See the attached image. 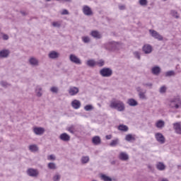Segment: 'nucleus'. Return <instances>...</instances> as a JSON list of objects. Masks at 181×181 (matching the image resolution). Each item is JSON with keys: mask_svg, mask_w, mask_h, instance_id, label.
Here are the masks:
<instances>
[{"mask_svg": "<svg viewBox=\"0 0 181 181\" xmlns=\"http://www.w3.org/2000/svg\"><path fill=\"white\" fill-rule=\"evenodd\" d=\"M110 108L117 110L120 112H122V111H125V104H124V102L119 100H116V99L112 100L110 101Z\"/></svg>", "mask_w": 181, "mask_h": 181, "instance_id": "nucleus-1", "label": "nucleus"}, {"mask_svg": "<svg viewBox=\"0 0 181 181\" xmlns=\"http://www.w3.org/2000/svg\"><path fill=\"white\" fill-rule=\"evenodd\" d=\"M103 47L105 50H109V52H115V50L119 49V42L115 41L107 42L103 45Z\"/></svg>", "mask_w": 181, "mask_h": 181, "instance_id": "nucleus-2", "label": "nucleus"}, {"mask_svg": "<svg viewBox=\"0 0 181 181\" xmlns=\"http://www.w3.org/2000/svg\"><path fill=\"white\" fill-rule=\"evenodd\" d=\"M170 108H174L175 110H178L181 108V100L179 98H174L170 100L168 104Z\"/></svg>", "mask_w": 181, "mask_h": 181, "instance_id": "nucleus-3", "label": "nucleus"}, {"mask_svg": "<svg viewBox=\"0 0 181 181\" xmlns=\"http://www.w3.org/2000/svg\"><path fill=\"white\" fill-rule=\"evenodd\" d=\"M99 73L102 77H111L112 76V69L105 67L100 69Z\"/></svg>", "mask_w": 181, "mask_h": 181, "instance_id": "nucleus-4", "label": "nucleus"}, {"mask_svg": "<svg viewBox=\"0 0 181 181\" xmlns=\"http://www.w3.org/2000/svg\"><path fill=\"white\" fill-rule=\"evenodd\" d=\"M149 33L152 37L159 40L160 42L163 40V36H162L159 33L155 30H149Z\"/></svg>", "mask_w": 181, "mask_h": 181, "instance_id": "nucleus-5", "label": "nucleus"}, {"mask_svg": "<svg viewBox=\"0 0 181 181\" xmlns=\"http://www.w3.org/2000/svg\"><path fill=\"white\" fill-rule=\"evenodd\" d=\"M136 90L139 93V97L141 100H146V90H144L139 86Z\"/></svg>", "mask_w": 181, "mask_h": 181, "instance_id": "nucleus-6", "label": "nucleus"}, {"mask_svg": "<svg viewBox=\"0 0 181 181\" xmlns=\"http://www.w3.org/2000/svg\"><path fill=\"white\" fill-rule=\"evenodd\" d=\"M69 60H70V62H71V63H74V64L80 65L82 63L81 59H80V58H78L74 54H71L69 55Z\"/></svg>", "mask_w": 181, "mask_h": 181, "instance_id": "nucleus-7", "label": "nucleus"}, {"mask_svg": "<svg viewBox=\"0 0 181 181\" xmlns=\"http://www.w3.org/2000/svg\"><path fill=\"white\" fill-rule=\"evenodd\" d=\"M82 12L83 14L86 15V16H92V15L93 13L91 8L87 5H85L83 6Z\"/></svg>", "mask_w": 181, "mask_h": 181, "instance_id": "nucleus-8", "label": "nucleus"}, {"mask_svg": "<svg viewBox=\"0 0 181 181\" xmlns=\"http://www.w3.org/2000/svg\"><path fill=\"white\" fill-rule=\"evenodd\" d=\"M79 92L80 89L76 86H70L68 90V93L71 96L77 95V94H78Z\"/></svg>", "mask_w": 181, "mask_h": 181, "instance_id": "nucleus-9", "label": "nucleus"}, {"mask_svg": "<svg viewBox=\"0 0 181 181\" xmlns=\"http://www.w3.org/2000/svg\"><path fill=\"white\" fill-rule=\"evenodd\" d=\"M27 175L31 177H37V176H39V171L33 168H29L27 170Z\"/></svg>", "mask_w": 181, "mask_h": 181, "instance_id": "nucleus-10", "label": "nucleus"}, {"mask_svg": "<svg viewBox=\"0 0 181 181\" xmlns=\"http://www.w3.org/2000/svg\"><path fill=\"white\" fill-rule=\"evenodd\" d=\"M71 105L74 110H78L81 107V102L77 99H75L71 103Z\"/></svg>", "mask_w": 181, "mask_h": 181, "instance_id": "nucleus-11", "label": "nucleus"}, {"mask_svg": "<svg viewBox=\"0 0 181 181\" xmlns=\"http://www.w3.org/2000/svg\"><path fill=\"white\" fill-rule=\"evenodd\" d=\"M118 158L120 160L127 161L129 159V156L128 155V153H127V152L122 151L119 153Z\"/></svg>", "mask_w": 181, "mask_h": 181, "instance_id": "nucleus-12", "label": "nucleus"}, {"mask_svg": "<svg viewBox=\"0 0 181 181\" xmlns=\"http://www.w3.org/2000/svg\"><path fill=\"white\" fill-rule=\"evenodd\" d=\"M156 139L159 144H165V136H163V134L162 133H156L155 134Z\"/></svg>", "mask_w": 181, "mask_h": 181, "instance_id": "nucleus-13", "label": "nucleus"}, {"mask_svg": "<svg viewBox=\"0 0 181 181\" xmlns=\"http://www.w3.org/2000/svg\"><path fill=\"white\" fill-rule=\"evenodd\" d=\"M90 35L94 39H101V37H103V35H101L98 30H93L90 32Z\"/></svg>", "mask_w": 181, "mask_h": 181, "instance_id": "nucleus-14", "label": "nucleus"}, {"mask_svg": "<svg viewBox=\"0 0 181 181\" xmlns=\"http://www.w3.org/2000/svg\"><path fill=\"white\" fill-rule=\"evenodd\" d=\"M48 57L49 59H59V57H60V54L56 51H51L49 54H48Z\"/></svg>", "mask_w": 181, "mask_h": 181, "instance_id": "nucleus-15", "label": "nucleus"}, {"mask_svg": "<svg viewBox=\"0 0 181 181\" xmlns=\"http://www.w3.org/2000/svg\"><path fill=\"white\" fill-rule=\"evenodd\" d=\"M33 132L35 135H43L45 134V128L43 127H34Z\"/></svg>", "mask_w": 181, "mask_h": 181, "instance_id": "nucleus-16", "label": "nucleus"}, {"mask_svg": "<svg viewBox=\"0 0 181 181\" xmlns=\"http://www.w3.org/2000/svg\"><path fill=\"white\" fill-rule=\"evenodd\" d=\"M59 139L64 142H69L70 141V135L67 134V133H62L59 136Z\"/></svg>", "mask_w": 181, "mask_h": 181, "instance_id": "nucleus-17", "label": "nucleus"}, {"mask_svg": "<svg viewBox=\"0 0 181 181\" xmlns=\"http://www.w3.org/2000/svg\"><path fill=\"white\" fill-rule=\"evenodd\" d=\"M174 129L176 134L181 135V122H176L173 124Z\"/></svg>", "mask_w": 181, "mask_h": 181, "instance_id": "nucleus-18", "label": "nucleus"}, {"mask_svg": "<svg viewBox=\"0 0 181 181\" xmlns=\"http://www.w3.org/2000/svg\"><path fill=\"white\" fill-rule=\"evenodd\" d=\"M142 49L145 54H149L152 53V46L150 45H145Z\"/></svg>", "mask_w": 181, "mask_h": 181, "instance_id": "nucleus-19", "label": "nucleus"}, {"mask_svg": "<svg viewBox=\"0 0 181 181\" xmlns=\"http://www.w3.org/2000/svg\"><path fill=\"white\" fill-rule=\"evenodd\" d=\"M9 53H11L9 49H2L0 51V59H5L8 57V56H9Z\"/></svg>", "mask_w": 181, "mask_h": 181, "instance_id": "nucleus-20", "label": "nucleus"}, {"mask_svg": "<svg viewBox=\"0 0 181 181\" xmlns=\"http://www.w3.org/2000/svg\"><path fill=\"white\" fill-rule=\"evenodd\" d=\"M151 73L154 74V76H159L160 74V67L158 66H156L151 69Z\"/></svg>", "mask_w": 181, "mask_h": 181, "instance_id": "nucleus-21", "label": "nucleus"}, {"mask_svg": "<svg viewBox=\"0 0 181 181\" xmlns=\"http://www.w3.org/2000/svg\"><path fill=\"white\" fill-rule=\"evenodd\" d=\"M127 104L130 107H136V105H138V102L134 98H129L127 100Z\"/></svg>", "mask_w": 181, "mask_h": 181, "instance_id": "nucleus-22", "label": "nucleus"}, {"mask_svg": "<svg viewBox=\"0 0 181 181\" xmlns=\"http://www.w3.org/2000/svg\"><path fill=\"white\" fill-rule=\"evenodd\" d=\"M92 142L94 145H100L101 144V138L99 136H95L92 139Z\"/></svg>", "mask_w": 181, "mask_h": 181, "instance_id": "nucleus-23", "label": "nucleus"}, {"mask_svg": "<svg viewBox=\"0 0 181 181\" xmlns=\"http://www.w3.org/2000/svg\"><path fill=\"white\" fill-rule=\"evenodd\" d=\"M117 129L122 132H128V129H129V128H128V126L125 124H119L117 127Z\"/></svg>", "mask_w": 181, "mask_h": 181, "instance_id": "nucleus-24", "label": "nucleus"}, {"mask_svg": "<svg viewBox=\"0 0 181 181\" xmlns=\"http://www.w3.org/2000/svg\"><path fill=\"white\" fill-rule=\"evenodd\" d=\"M29 63L31 66H39V60L35 57H31L29 59Z\"/></svg>", "mask_w": 181, "mask_h": 181, "instance_id": "nucleus-25", "label": "nucleus"}, {"mask_svg": "<svg viewBox=\"0 0 181 181\" xmlns=\"http://www.w3.org/2000/svg\"><path fill=\"white\" fill-rule=\"evenodd\" d=\"M156 168L158 170H165V169H166V165L162 162H158L156 164Z\"/></svg>", "mask_w": 181, "mask_h": 181, "instance_id": "nucleus-26", "label": "nucleus"}, {"mask_svg": "<svg viewBox=\"0 0 181 181\" xmlns=\"http://www.w3.org/2000/svg\"><path fill=\"white\" fill-rule=\"evenodd\" d=\"M156 128H158L159 129H162L163 127H165V122L163 120H158L156 122Z\"/></svg>", "mask_w": 181, "mask_h": 181, "instance_id": "nucleus-27", "label": "nucleus"}, {"mask_svg": "<svg viewBox=\"0 0 181 181\" xmlns=\"http://www.w3.org/2000/svg\"><path fill=\"white\" fill-rule=\"evenodd\" d=\"M81 162L83 165L88 163L90 162V157L88 156H83L81 158Z\"/></svg>", "mask_w": 181, "mask_h": 181, "instance_id": "nucleus-28", "label": "nucleus"}, {"mask_svg": "<svg viewBox=\"0 0 181 181\" xmlns=\"http://www.w3.org/2000/svg\"><path fill=\"white\" fill-rule=\"evenodd\" d=\"M62 23H63V21H54L52 23V26H53V28H62Z\"/></svg>", "mask_w": 181, "mask_h": 181, "instance_id": "nucleus-29", "label": "nucleus"}, {"mask_svg": "<svg viewBox=\"0 0 181 181\" xmlns=\"http://www.w3.org/2000/svg\"><path fill=\"white\" fill-rule=\"evenodd\" d=\"M28 148L30 152H37L39 151V147L36 144L30 145Z\"/></svg>", "mask_w": 181, "mask_h": 181, "instance_id": "nucleus-30", "label": "nucleus"}, {"mask_svg": "<svg viewBox=\"0 0 181 181\" xmlns=\"http://www.w3.org/2000/svg\"><path fill=\"white\" fill-rule=\"evenodd\" d=\"M86 64L89 67H94V66H97V62L94 59H90L87 61Z\"/></svg>", "mask_w": 181, "mask_h": 181, "instance_id": "nucleus-31", "label": "nucleus"}, {"mask_svg": "<svg viewBox=\"0 0 181 181\" xmlns=\"http://www.w3.org/2000/svg\"><path fill=\"white\" fill-rule=\"evenodd\" d=\"M100 179L103 181H112V178L108 177L107 175L100 174Z\"/></svg>", "mask_w": 181, "mask_h": 181, "instance_id": "nucleus-32", "label": "nucleus"}, {"mask_svg": "<svg viewBox=\"0 0 181 181\" xmlns=\"http://www.w3.org/2000/svg\"><path fill=\"white\" fill-rule=\"evenodd\" d=\"M66 131L70 132V134H74L76 133V127H74V125H71L66 127Z\"/></svg>", "mask_w": 181, "mask_h": 181, "instance_id": "nucleus-33", "label": "nucleus"}, {"mask_svg": "<svg viewBox=\"0 0 181 181\" xmlns=\"http://www.w3.org/2000/svg\"><path fill=\"white\" fill-rule=\"evenodd\" d=\"M118 144H119V139H116L112 140V141L110 144V146H117Z\"/></svg>", "mask_w": 181, "mask_h": 181, "instance_id": "nucleus-34", "label": "nucleus"}, {"mask_svg": "<svg viewBox=\"0 0 181 181\" xmlns=\"http://www.w3.org/2000/svg\"><path fill=\"white\" fill-rule=\"evenodd\" d=\"M81 39L83 43H90V42H91V38H90L88 36H83L81 37Z\"/></svg>", "mask_w": 181, "mask_h": 181, "instance_id": "nucleus-35", "label": "nucleus"}, {"mask_svg": "<svg viewBox=\"0 0 181 181\" xmlns=\"http://www.w3.org/2000/svg\"><path fill=\"white\" fill-rule=\"evenodd\" d=\"M35 93L37 97H42V88L40 86H37L36 88Z\"/></svg>", "mask_w": 181, "mask_h": 181, "instance_id": "nucleus-36", "label": "nucleus"}, {"mask_svg": "<svg viewBox=\"0 0 181 181\" xmlns=\"http://www.w3.org/2000/svg\"><path fill=\"white\" fill-rule=\"evenodd\" d=\"M48 168L52 170H54L56 169H57V166L56 165V163H48Z\"/></svg>", "mask_w": 181, "mask_h": 181, "instance_id": "nucleus-37", "label": "nucleus"}, {"mask_svg": "<svg viewBox=\"0 0 181 181\" xmlns=\"http://www.w3.org/2000/svg\"><path fill=\"white\" fill-rule=\"evenodd\" d=\"M60 179H62V175L59 173L55 174L52 177L53 181H60Z\"/></svg>", "mask_w": 181, "mask_h": 181, "instance_id": "nucleus-38", "label": "nucleus"}, {"mask_svg": "<svg viewBox=\"0 0 181 181\" xmlns=\"http://www.w3.org/2000/svg\"><path fill=\"white\" fill-rule=\"evenodd\" d=\"M170 13L173 18H175L176 19H179V14L177 13V11L175 10H171Z\"/></svg>", "mask_w": 181, "mask_h": 181, "instance_id": "nucleus-39", "label": "nucleus"}, {"mask_svg": "<svg viewBox=\"0 0 181 181\" xmlns=\"http://www.w3.org/2000/svg\"><path fill=\"white\" fill-rule=\"evenodd\" d=\"M175 71H168L165 72V77H172V76H175Z\"/></svg>", "mask_w": 181, "mask_h": 181, "instance_id": "nucleus-40", "label": "nucleus"}, {"mask_svg": "<svg viewBox=\"0 0 181 181\" xmlns=\"http://www.w3.org/2000/svg\"><path fill=\"white\" fill-rule=\"evenodd\" d=\"M125 139L129 142L130 141H134L135 138L134 136H132V134H127L125 136Z\"/></svg>", "mask_w": 181, "mask_h": 181, "instance_id": "nucleus-41", "label": "nucleus"}, {"mask_svg": "<svg viewBox=\"0 0 181 181\" xmlns=\"http://www.w3.org/2000/svg\"><path fill=\"white\" fill-rule=\"evenodd\" d=\"M168 90V88L165 86H163L160 88L159 89V93L160 94H165V93H166V90Z\"/></svg>", "mask_w": 181, "mask_h": 181, "instance_id": "nucleus-42", "label": "nucleus"}, {"mask_svg": "<svg viewBox=\"0 0 181 181\" xmlns=\"http://www.w3.org/2000/svg\"><path fill=\"white\" fill-rule=\"evenodd\" d=\"M85 111H92V110H94V107H93L92 105H87L84 107Z\"/></svg>", "mask_w": 181, "mask_h": 181, "instance_id": "nucleus-43", "label": "nucleus"}, {"mask_svg": "<svg viewBox=\"0 0 181 181\" xmlns=\"http://www.w3.org/2000/svg\"><path fill=\"white\" fill-rule=\"evenodd\" d=\"M0 84H1V87H4L5 88H6V87H9V86H11V84L8 83V82H6L5 81H1L0 82Z\"/></svg>", "mask_w": 181, "mask_h": 181, "instance_id": "nucleus-44", "label": "nucleus"}, {"mask_svg": "<svg viewBox=\"0 0 181 181\" xmlns=\"http://www.w3.org/2000/svg\"><path fill=\"white\" fill-rule=\"evenodd\" d=\"M134 57H136V59H138V60H141V53H139V52L136 51L133 53Z\"/></svg>", "mask_w": 181, "mask_h": 181, "instance_id": "nucleus-45", "label": "nucleus"}, {"mask_svg": "<svg viewBox=\"0 0 181 181\" xmlns=\"http://www.w3.org/2000/svg\"><path fill=\"white\" fill-rule=\"evenodd\" d=\"M139 4L141 6H146L148 5V0H139Z\"/></svg>", "mask_w": 181, "mask_h": 181, "instance_id": "nucleus-46", "label": "nucleus"}, {"mask_svg": "<svg viewBox=\"0 0 181 181\" xmlns=\"http://www.w3.org/2000/svg\"><path fill=\"white\" fill-rule=\"evenodd\" d=\"M104 61L103 59H100L96 62V66H99V67H103V66H104Z\"/></svg>", "mask_w": 181, "mask_h": 181, "instance_id": "nucleus-47", "label": "nucleus"}, {"mask_svg": "<svg viewBox=\"0 0 181 181\" xmlns=\"http://www.w3.org/2000/svg\"><path fill=\"white\" fill-rule=\"evenodd\" d=\"M142 85L144 87H148V88H152L153 84L152 83H143Z\"/></svg>", "mask_w": 181, "mask_h": 181, "instance_id": "nucleus-48", "label": "nucleus"}, {"mask_svg": "<svg viewBox=\"0 0 181 181\" xmlns=\"http://www.w3.org/2000/svg\"><path fill=\"white\" fill-rule=\"evenodd\" d=\"M50 91H52V93H57L59 92V88L56 86H53L50 88Z\"/></svg>", "mask_w": 181, "mask_h": 181, "instance_id": "nucleus-49", "label": "nucleus"}, {"mask_svg": "<svg viewBox=\"0 0 181 181\" xmlns=\"http://www.w3.org/2000/svg\"><path fill=\"white\" fill-rule=\"evenodd\" d=\"M1 36L3 40H9V35H8L7 34L3 33V34H1Z\"/></svg>", "mask_w": 181, "mask_h": 181, "instance_id": "nucleus-50", "label": "nucleus"}, {"mask_svg": "<svg viewBox=\"0 0 181 181\" xmlns=\"http://www.w3.org/2000/svg\"><path fill=\"white\" fill-rule=\"evenodd\" d=\"M47 159L49 160H56V156H54V155L52 154V155H50L47 157Z\"/></svg>", "mask_w": 181, "mask_h": 181, "instance_id": "nucleus-51", "label": "nucleus"}, {"mask_svg": "<svg viewBox=\"0 0 181 181\" xmlns=\"http://www.w3.org/2000/svg\"><path fill=\"white\" fill-rule=\"evenodd\" d=\"M62 15H69V11L64 9L62 12Z\"/></svg>", "mask_w": 181, "mask_h": 181, "instance_id": "nucleus-52", "label": "nucleus"}, {"mask_svg": "<svg viewBox=\"0 0 181 181\" xmlns=\"http://www.w3.org/2000/svg\"><path fill=\"white\" fill-rule=\"evenodd\" d=\"M106 139L109 140L111 139L112 138V135L109 134V135H106L105 136Z\"/></svg>", "mask_w": 181, "mask_h": 181, "instance_id": "nucleus-53", "label": "nucleus"}, {"mask_svg": "<svg viewBox=\"0 0 181 181\" xmlns=\"http://www.w3.org/2000/svg\"><path fill=\"white\" fill-rule=\"evenodd\" d=\"M119 9H120V11H123V9H125V6H119Z\"/></svg>", "mask_w": 181, "mask_h": 181, "instance_id": "nucleus-54", "label": "nucleus"}, {"mask_svg": "<svg viewBox=\"0 0 181 181\" xmlns=\"http://www.w3.org/2000/svg\"><path fill=\"white\" fill-rule=\"evenodd\" d=\"M161 181H169V180H168V178H163V179L161 180Z\"/></svg>", "mask_w": 181, "mask_h": 181, "instance_id": "nucleus-55", "label": "nucleus"}, {"mask_svg": "<svg viewBox=\"0 0 181 181\" xmlns=\"http://www.w3.org/2000/svg\"><path fill=\"white\" fill-rule=\"evenodd\" d=\"M64 2H71V0H62Z\"/></svg>", "mask_w": 181, "mask_h": 181, "instance_id": "nucleus-56", "label": "nucleus"}, {"mask_svg": "<svg viewBox=\"0 0 181 181\" xmlns=\"http://www.w3.org/2000/svg\"><path fill=\"white\" fill-rule=\"evenodd\" d=\"M1 35H4V33L1 32V28H0V36H1Z\"/></svg>", "mask_w": 181, "mask_h": 181, "instance_id": "nucleus-57", "label": "nucleus"}, {"mask_svg": "<svg viewBox=\"0 0 181 181\" xmlns=\"http://www.w3.org/2000/svg\"><path fill=\"white\" fill-rule=\"evenodd\" d=\"M22 15H26V13L23 11L21 12Z\"/></svg>", "mask_w": 181, "mask_h": 181, "instance_id": "nucleus-58", "label": "nucleus"}, {"mask_svg": "<svg viewBox=\"0 0 181 181\" xmlns=\"http://www.w3.org/2000/svg\"><path fill=\"white\" fill-rule=\"evenodd\" d=\"M52 0H46L47 2H50Z\"/></svg>", "mask_w": 181, "mask_h": 181, "instance_id": "nucleus-59", "label": "nucleus"}, {"mask_svg": "<svg viewBox=\"0 0 181 181\" xmlns=\"http://www.w3.org/2000/svg\"><path fill=\"white\" fill-rule=\"evenodd\" d=\"M92 181H97V180H92Z\"/></svg>", "mask_w": 181, "mask_h": 181, "instance_id": "nucleus-60", "label": "nucleus"}, {"mask_svg": "<svg viewBox=\"0 0 181 181\" xmlns=\"http://www.w3.org/2000/svg\"><path fill=\"white\" fill-rule=\"evenodd\" d=\"M163 1H167V0H163Z\"/></svg>", "mask_w": 181, "mask_h": 181, "instance_id": "nucleus-61", "label": "nucleus"}]
</instances>
